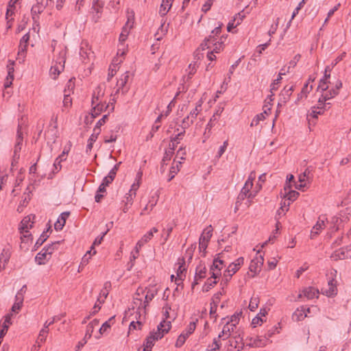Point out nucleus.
<instances>
[{"mask_svg": "<svg viewBox=\"0 0 351 351\" xmlns=\"http://www.w3.org/2000/svg\"><path fill=\"white\" fill-rule=\"evenodd\" d=\"M258 298H252L250 304L249 308L251 311H254L258 307Z\"/></svg>", "mask_w": 351, "mask_h": 351, "instance_id": "58", "label": "nucleus"}, {"mask_svg": "<svg viewBox=\"0 0 351 351\" xmlns=\"http://www.w3.org/2000/svg\"><path fill=\"white\" fill-rule=\"evenodd\" d=\"M59 244V242H55L52 243L50 245H48L47 246L43 248V250H45L47 254L51 257V254L53 252V251L56 250V245Z\"/></svg>", "mask_w": 351, "mask_h": 351, "instance_id": "48", "label": "nucleus"}, {"mask_svg": "<svg viewBox=\"0 0 351 351\" xmlns=\"http://www.w3.org/2000/svg\"><path fill=\"white\" fill-rule=\"evenodd\" d=\"M35 219V215H30L25 217L21 222L20 230H21V233L23 235L21 236L22 242H25V239L31 237L32 234L29 233V229L32 228L33 226L34 219Z\"/></svg>", "mask_w": 351, "mask_h": 351, "instance_id": "2", "label": "nucleus"}, {"mask_svg": "<svg viewBox=\"0 0 351 351\" xmlns=\"http://www.w3.org/2000/svg\"><path fill=\"white\" fill-rule=\"evenodd\" d=\"M51 230V226H49L46 231H44L40 237L36 241L35 245H34V250H36L40 246H41L43 243L49 237V235L47 234V232Z\"/></svg>", "mask_w": 351, "mask_h": 351, "instance_id": "29", "label": "nucleus"}, {"mask_svg": "<svg viewBox=\"0 0 351 351\" xmlns=\"http://www.w3.org/2000/svg\"><path fill=\"white\" fill-rule=\"evenodd\" d=\"M181 165V162H178L176 166L173 165L171 167L169 176L168 178V181H171L175 177V175L179 171V166Z\"/></svg>", "mask_w": 351, "mask_h": 351, "instance_id": "45", "label": "nucleus"}, {"mask_svg": "<svg viewBox=\"0 0 351 351\" xmlns=\"http://www.w3.org/2000/svg\"><path fill=\"white\" fill-rule=\"evenodd\" d=\"M215 41V38L214 36H209L208 38H206L204 43L201 45L202 50H204L206 48H210V45Z\"/></svg>", "mask_w": 351, "mask_h": 351, "instance_id": "51", "label": "nucleus"}, {"mask_svg": "<svg viewBox=\"0 0 351 351\" xmlns=\"http://www.w3.org/2000/svg\"><path fill=\"white\" fill-rule=\"evenodd\" d=\"M293 90H294L293 86H291L289 87L286 86L281 92L280 99V101L283 102V103H287V101L289 99Z\"/></svg>", "mask_w": 351, "mask_h": 351, "instance_id": "21", "label": "nucleus"}, {"mask_svg": "<svg viewBox=\"0 0 351 351\" xmlns=\"http://www.w3.org/2000/svg\"><path fill=\"white\" fill-rule=\"evenodd\" d=\"M134 24V14H132L128 17V21L123 27L121 33L119 36V42L123 43L130 33V30L132 28Z\"/></svg>", "mask_w": 351, "mask_h": 351, "instance_id": "6", "label": "nucleus"}, {"mask_svg": "<svg viewBox=\"0 0 351 351\" xmlns=\"http://www.w3.org/2000/svg\"><path fill=\"white\" fill-rule=\"evenodd\" d=\"M324 226V219H321L319 217V220L317 221L316 224L313 227L311 231V238L314 239L317 235H318Z\"/></svg>", "mask_w": 351, "mask_h": 351, "instance_id": "20", "label": "nucleus"}, {"mask_svg": "<svg viewBox=\"0 0 351 351\" xmlns=\"http://www.w3.org/2000/svg\"><path fill=\"white\" fill-rule=\"evenodd\" d=\"M307 316V313H305V308L302 307L300 309L298 308L293 313L292 318L295 321H300Z\"/></svg>", "mask_w": 351, "mask_h": 351, "instance_id": "31", "label": "nucleus"}, {"mask_svg": "<svg viewBox=\"0 0 351 351\" xmlns=\"http://www.w3.org/2000/svg\"><path fill=\"white\" fill-rule=\"evenodd\" d=\"M158 202V197L152 196L151 199L149 200V202L143 208V212L147 210H152L153 208L156 205Z\"/></svg>", "mask_w": 351, "mask_h": 351, "instance_id": "43", "label": "nucleus"}, {"mask_svg": "<svg viewBox=\"0 0 351 351\" xmlns=\"http://www.w3.org/2000/svg\"><path fill=\"white\" fill-rule=\"evenodd\" d=\"M291 202L285 198L280 202V209L282 212H287L289 210V207L290 206Z\"/></svg>", "mask_w": 351, "mask_h": 351, "instance_id": "61", "label": "nucleus"}, {"mask_svg": "<svg viewBox=\"0 0 351 351\" xmlns=\"http://www.w3.org/2000/svg\"><path fill=\"white\" fill-rule=\"evenodd\" d=\"M241 315V313L234 314L233 315L231 316L230 319H228L226 322H230V324H234L235 327H237Z\"/></svg>", "mask_w": 351, "mask_h": 351, "instance_id": "55", "label": "nucleus"}, {"mask_svg": "<svg viewBox=\"0 0 351 351\" xmlns=\"http://www.w3.org/2000/svg\"><path fill=\"white\" fill-rule=\"evenodd\" d=\"M265 119L264 113H261L257 114L252 121L250 125L252 127L256 126L261 121H263Z\"/></svg>", "mask_w": 351, "mask_h": 351, "instance_id": "52", "label": "nucleus"}, {"mask_svg": "<svg viewBox=\"0 0 351 351\" xmlns=\"http://www.w3.org/2000/svg\"><path fill=\"white\" fill-rule=\"evenodd\" d=\"M178 264L180 265H179V267H178V268L177 269V278L180 280H182L183 274H184V272L186 270V268L184 267V265H185L184 258H180L178 260Z\"/></svg>", "mask_w": 351, "mask_h": 351, "instance_id": "36", "label": "nucleus"}, {"mask_svg": "<svg viewBox=\"0 0 351 351\" xmlns=\"http://www.w3.org/2000/svg\"><path fill=\"white\" fill-rule=\"evenodd\" d=\"M58 137V132L57 130V125L55 124L51 128L47 131V138L52 141V143H55Z\"/></svg>", "mask_w": 351, "mask_h": 351, "instance_id": "35", "label": "nucleus"}, {"mask_svg": "<svg viewBox=\"0 0 351 351\" xmlns=\"http://www.w3.org/2000/svg\"><path fill=\"white\" fill-rule=\"evenodd\" d=\"M23 140V133L21 132V126L19 125L17 129L16 142L14 146V154H15L16 158H19V152L22 147V142Z\"/></svg>", "mask_w": 351, "mask_h": 351, "instance_id": "14", "label": "nucleus"}, {"mask_svg": "<svg viewBox=\"0 0 351 351\" xmlns=\"http://www.w3.org/2000/svg\"><path fill=\"white\" fill-rule=\"evenodd\" d=\"M196 328V322H191L188 325L187 328L184 331H183L178 337L177 341L176 342V347L180 348L185 343L186 339L191 335L195 330Z\"/></svg>", "mask_w": 351, "mask_h": 351, "instance_id": "3", "label": "nucleus"}, {"mask_svg": "<svg viewBox=\"0 0 351 351\" xmlns=\"http://www.w3.org/2000/svg\"><path fill=\"white\" fill-rule=\"evenodd\" d=\"M206 268L204 265L200 262L199 265L197 266L195 271V280H199L206 277Z\"/></svg>", "mask_w": 351, "mask_h": 351, "instance_id": "27", "label": "nucleus"}, {"mask_svg": "<svg viewBox=\"0 0 351 351\" xmlns=\"http://www.w3.org/2000/svg\"><path fill=\"white\" fill-rule=\"evenodd\" d=\"M11 317L10 315L5 317L3 324L1 325L0 338H3L8 332L10 324H11Z\"/></svg>", "mask_w": 351, "mask_h": 351, "instance_id": "28", "label": "nucleus"}, {"mask_svg": "<svg viewBox=\"0 0 351 351\" xmlns=\"http://www.w3.org/2000/svg\"><path fill=\"white\" fill-rule=\"evenodd\" d=\"M229 346L237 349V351H240L243 349L244 343L243 342V337L238 331L235 332V335L232 336V338L229 340Z\"/></svg>", "mask_w": 351, "mask_h": 351, "instance_id": "10", "label": "nucleus"}, {"mask_svg": "<svg viewBox=\"0 0 351 351\" xmlns=\"http://www.w3.org/2000/svg\"><path fill=\"white\" fill-rule=\"evenodd\" d=\"M37 3L34 5L31 10L32 19L34 22H37L38 19V14L42 13L45 8L43 4V0H36Z\"/></svg>", "mask_w": 351, "mask_h": 351, "instance_id": "13", "label": "nucleus"}, {"mask_svg": "<svg viewBox=\"0 0 351 351\" xmlns=\"http://www.w3.org/2000/svg\"><path fill=\"white\" fill-rule=\"evenodd\" d=\"M319 294L318 290L313 287H308L302 291V293H300L298 298H301L302 296L306 297L307 299L311 300L314 298H317Z\"/></svg>", "mask_w": 351, "mask_h": 351, "instance_id": "16", "label": "nucleus"}, {"mask_svg": "<svg viewBox=\"0 0 351 351\" xmlns=\"http://www.w3.org/2000/svg\"><path fill=\"white\" fill-rule=\"evenodd\" d=\"M323 111L318 110L315 106H313L308 112V116L317 119L319 114H323Z\"/></svg>", "mask_w": 351, "mask_h": 351, "instance_id": "47", "label": "nucleus"}, {"mask_svg": "<svg viewBox=\"0 0 351 351\" xmlns=\"http://www.w3.org/2000/svg\"><path fill=\"white\" fill-rule=\"evenodd\" d=\"M10 258V252L8 248H4L0 255V271L5 268V265Z\"/></svg>", "mask_w": 351, "mask_h": 351, "instance_id": "22", "label": "nucleus"}, {"mask_svg": "<svg viewBox=\"0 0 351 351\" xmlns=\"http://www.w3.org/2000/svg\"><path fill=\"white\" fill-rule=\"evenodd\" d=\"M335 260H343L351 257V246H347L335 252L332 256Z\"/></svg>", "mask_w": 351, "mask_h": 351, "instance_id": "12", "label": "nucleus"}, {"mask_svg": "<svg viewBox=\"0 0 351 351\" xmlns=\"http://www.w3.org/2000/svg\"><path fill=\"white\" fill-rule=\"evenodd\" d=\"M109 108V104H106L105 103H98L95 106L93 107L92 109V116L96 117L98 116L101 112L106 111Z\"/></svg>", "mask_w": 351, "mask_h": 351, "instance_id": "25", "label": "nucleus"}, {"mask_svg": "<svg viewBox=\"0 0 351 351\" xmlns=\"http://www.w3.org/2000/svg\"><path fill=\"white\" fill-rule=\"evenodd\" d=\"M213 234V228L211 226H209L206 227L204 230L203 232L199 238V239L204 241L206 242L209 241Z\"/></svg>", "mask_w": 351, "mask_h": 351, "instance_id": "34", "label": "nucleus"}, {"mask_svg": "<svg viewBox=\"0 0 351 351\" xmlns=\"http://www.w3.org/2000/svg\"><path fill=\"white\" fill-rule=\"evenodd\" d=\"M171 328V324L169 321L163 320L157 326V330L150 332L149 335L146 338L144 343L145 348L143 351H152L154 342L162 339Z\"/></svg>", "mask_w": 351, "mask_h": 351, "instance_id": "1", "label": "nucleus"}, {"mask_svg": "<svg viewBox=\"0 0 351 351\" xmlns=\"http://www.w3.org/2000/svg\"><path fill=\"white\" fill-rule=\"evenodd\" d=\"M348 220V217H345L342 214H339V216H334L331 219V223L334 225V227H336V230L340 229L341 224L346 222Z\"/></svg>", "mask_w": 351, "mask_h": 351, "instance_id": "23", "label": "nucleus"}, {"mask_svg": "<svg viewBox=\"0 0 351 351\" xmlns=\"http://www.w3.org/2000/svg\"><path fill=\"white\" fill-rule=\"evenodd\" d=\"M193 122H191V119L189 116L185 117L182 123V128L183 130H185L187 128H189Z\"/></svg>", "mask_w": 351, "mask_h": 351, "instance_id": "63", "label": "nucleus"}, {"mask_svg": "<svg viewBox=\"0 0 351 351\" xmlns=\"http://www.w3.org/2000/svg\"><path fill=\"white\" fill-rule=\"evenodd\" d=\"M291 182H294L295 183V179H294V176L292 174H289L287 177V182H286V184L285 185V187H284V191H285L291 189Z\"/></svg>", "mask_w": 351, "mask_h": 351, "instance_id": "54", "label": "nucleus"}, {"mask_svg": "<svg viewBox=\"0 0 351 351\" xmlns=\"http://www.w3.org/2000/svg\"><path fill=\"white\" fill-rule=\"evenodd\" d=\"M98 324H99V320L97 319H95L91 322H90L87 326L85 337H88V338H90V337L92 336V333L94 330V328L95 326H98Z\"/></svg>", "mask_w": 351, "mask_h": 351, "instance_id": "37", "label": "nucleus"}, {"mask_svg": "<svg viewBox=\"0 0 351 351\" xmlns=\"http://www.w3.org/2000/svg\"><path fill=\"white\" fill-rule=\"evenodd\" d=\"M173 151H169V150L165 151L163 158L162 159V162H161L162 167H163L165 165H166V162L171 160V158L173 156Z\"/></svg>", "mask_w": 351, "mask_h": 351, "instance_id": "53", "label": "nucleus"}, {"mask_svg": "<svg viewBox=\"0 0 351 351\" xmlns=\"http://www.w3.org/2000/svg\"><path fill=\"white\" fill-rule=\"evenodd\" d=\"M300 193L296 191H292L291 189L285 191L283 194V198H286L289 202L295 201L299 196Z\"/></svg>", "mask_w": 351, "mask_h": 351, "instance_id": "33", "label": "nucleus"}, {"mask_svg": "<svg viewBox=\"0 0 351 351\" xmlns=\"http://www.w3.org/2000/svg\"><path fill=\"white\" fill-rule=\"evenodd\" d=\"M29 40V34H25L21 39L19 46V56H24L27 50V43Z\"/></svg>", "mask_w": 351, "mask_h": 351, "instance_id": "17", "label": "nucleus"}, {"mask_svg": "<svg viewBox=\"0 0 351 351\" xmlns=\"http://www.w3.org/2000/svg\"><path fill=\"white\" fill-rule=\"evenodd\" d=\"M158 232V230L156 228H153L149 232H147L145 234H144L142 238L140 239L141 243H143L144 245L149 242L153 237L154 233H156Z\"/></svg>", "mask_w": 351, "mask_h": 351, "instance_id": "32", "label": "nucleus"}, {"mask_svg": "<svg viewBox=\"0 0 351 351\" xmlns=\"http://www.w3.org/2000/svg\"><path fill=\"white\" fill-rule=\"evenodd\" d=\"M97 138H96L95 135H90V138L88 140V144L86 145V152L91 150V149L93 148V145L94 142L96 141Z\"/></svg>", "mask_w": 351, "mask_h": 351, "instance_id": "62", "label": "nucleus"}, {"mask_svg": "<svg viewBox=\"0 0 351 351\" xmlns=\"http://www.w3.org/2000/svg\"><path fill=\"white\" fill-rule=\"evenodd\" d=\"M226 37L221 36L219 41L217 42V38H215V41L211 43L215 46L213 50L212 51H214L215 53H219L220 50L222 48V45L223 43V40H226Z\"/></svg>", "mask_w": 351, "mask_h": 351, "instance_id": "39", "label": "nucleus"}, {"mask_svg": "<svg viewBox=\"0 0 351 351\" xmlns=\"http://www.w3.org/2000/svg\"><path fill=\"white\" fill-rule=\"evenodd\" d=\"M62 69H61V67L58 65H53L51 66V69H50V71H49V73H50V75L51 76V77L53 79H56L58 75H59V74L60 73Z\"/></svg>", "mask_w": 351, "mask_h": 351, "instance_id": "41", "label": "nucleus"}, {"mask_svg": "<svg viewBox=\"0 0 351 351\" xmlns=\"http://www.w3.org/2000/svg\"><path fill=\"white\" fill-rule=\"evenodd\" d=\"M104 5V1L92 2L91 14L92 19L96 23L101 18L103 8Z\"/></svg>", "mask_w": 351, "mask_h": 351, "instance_id": "8", "label": "nucleus"}, {"mask_svg": "<svg viewBox=\"0 0 351 351\" xmlns=\"http://www.w3.org/2000/svg\"><path fill=\"white\" fill-rule=\"evenodd\" d=\"M223 263L222 260L216 258L213 261V263L210 267L211 278L217 279L221 275V265Z\"/></svg>", "mask_w": 351, "mask_h": 351, "instance_id": "11", "label": "nucleus"}, {"mask_svg": "<svg viewBox=\"0 0 351 351\" xmlns=\"http://www.w3.org/2000/svg\"><path fill=\"white\" fill-rule=\"evenodd\" d=\"M157 294V290L156 289H149L147 291V293L145 297V302L143 304L142 303L141 298H136L135 300H138L140 302V306L138 308V310H139L141 308H145L146 306L148 304V303L153 300L154 296Z\"/></svg>", "mask_w": 351, "mask_h": 351, "instance_id": "15", "label": "nucleus"}, {"mask_svg": "<svg viewBox=\"0 0 351 351\" xmlns=\"http://www.w3.org/2000/svg\"><path fill=\"white\" fill-rule=\"evenodd\" d=\"M139 186H140L139 181H137V182H135L132 185L131 189L129 191L130 197L131 199H133L132 196L136 195V191L139 188Z\"/></svg>", "mask_w": 351, "mask_h": 351, "instance_id": "57", "label": "nucleus"}, {"mask_svg": "<svg viewBox=\"0 0 351 351\" xmlns=\"http://www.w3.org/2000/svg\"><path fill=\"white\" fill-rule=\"evenodd\" d=\"M49 258L50 257L47 254L45 250H43L41 252L37 254L35 258V261L38 265H43L45 263V261H48Z\"/></svg>", "mask_w": 351, "mask_h": 351, "instance_id": "30", "label": "nucleus"}, {"mask_svg": "<svg viewBox=\"0 0 351 351\" xmlns=\"http://www.w3.org/2000/svg\"><path fill=\"white\" fill-rule=\"evenodd\" d=\"M129 79V72H125L124 74L121 75V77L118 80L117 86H118V88L117 89L114 95H116L118 94L120 91V90H122V93H125L127 92V90H124L123 88L127 84Z\"/></svg>", "mask_w": 351, "mask_h": 351, "instance_id": "18", "label": "nucleus"}, {"mask_svg": "<svg viewBox=\"0 0 351 351\" xmlns=\"http://www.w3.org/2000/svg\"><path fill=\"white\" fill-rule=\"evenodd\" d=\"M282 77L278 75V78L275 80L270 86L271 92L276 91L278 89V84L280 82Z\"/></svg>", "mask_w": 351, "mask_h": 351, "instance_id": "64", "label": "nucleus"}, {"mask_svg": "<svg viewBox=\"0 0 351 351\" xmlns=\"http://www.w3.org/2000/svg\"><path fill=\"white\" fill-rule=\"evenodd\" d=\"M237 327L234 324H230V322H226L221 332L218 335V339H222L223 340H226L229 337L234 336L235 335L234 330Z\"/></svg>", "mask_w": 351, "mask_h": 351, "instance_id": "7", "label": "nucleus"}, {"mask_svg": "<svg viewBox=\"0 0 351 351\" xmlns=\"http://www.w3.org/2000/svg\"><path fill=\"white\" fill-rule=\"evenodd\" d=\"M14 61L9 60L8 64L7 65L8 68V76L14 77Z\"/></svg>", "mask_w": 351, "mask_h": 351, "instance_id": "60", "label": "nucleus"}, {"mask_svg": "<svg viewBox=\"0 0 351 351\" xmlns=\"http://www.w3.org/2000/svg\"><path fill=\"white\" fill-rule=\"evenodd\" d=\"M263 263L264 258L261 254H256V257L251 261L249 266L250 271L253 273V274L250 276L251 278H254L260 272Z\"/></svg>", "mask_w": 351, "mask_h": 351, "instance_id": "4", "label": "nucleus"}, {"mask_svg": "<svg viewBox=\"0 0 351 351\" xmlns=\"http://www.w3.org/2000/svg\"><path fill=\"white\" fill-rule=\"evenodd\" d=\"M328 83H330L329 81H328V79L326 78H322L319 80L318 87L317 88V90H321L322 93H324L325 91H326L328 88Z\"/></svg>", "mask_w": 351, "mask_h": 351, "instance_id": "38", "label": "nucleus"}, {"mask_svg": "<svg viewBox=\"0 0 351 351\" xmlns=\"http://www.w3.org/2000/svg\"><path fill=\"white\" fill-rule=\"evenodd\" d=\"M313 90V86H308V83H306L301 92L298 95L297 100L295 101V104H298L300 100L305 99L307 97L308 94Z\"/></svg>", "mask_w": 351, "mask_h": 351, "instance_id": "24", "label": "nucleus"}, {"mask_svg": "<svg viewBox=\"0 0 351 351\" xmlns=\"http://www.w3.org/2000/svg\"><path fill=\"white\" fill-rule=\"evenodd\" d=\"M228 145V141H225L223 143V145H221L219 150H218V152L216 155V158H219L221 157V156L223 154V153L226 152V149H227V147Z\"/></svg>", "mask_w": 351, "mask_h": 351, "instance_id": "56", "label": "nucleus"}, {"mask_svg": "<svg viewBox=\"0 0 351 351\" xmlns=\"http://www.w3.org/2000/svg\"><path fill=\"white\" fill-rule=\"evenodd\" d=\"M68 90H64V99H63V106L65 108H69L72 106V99L70 97V89H73V85L71 84V80L69 82L68 84Z\"/></svg>", "mask_w": 351, "mask_h": 351, "instance_id": "19", "label": "nucleus"}, {"mask_svg": "<svg viewBox=\"0 0 351 351\" xmlns=\"http://www.w3.org/2000/svg\"><path fill=\"white\" fill-rule=\"evenodd\" d=\"M48 332L49 330L45 328H43L40 330L37 339V343L38 344L45 341ZM38 346L40 347V345H38Z\"/></svg>", "mask_w": 351, "mask_h": 351, "instance_id": "40", "label": "nucleus"}, {"mask_svg": "<svg viewBox=\"0 0 351 351\" xmlns=\"http://www.w3.org/2000/svg\"><path fill=\"white\" fill-rule=\"evenodd\" d=\"M252 186V182L250 179H247L238 196V199L243 200L246 197L253 198L254 195L250 192Z\"/></svg>", "mask_w": 351, "mask_h": 351, "instance_id": "9", "label": "nucleus"}, {"mask_svg": "<svg viewBox=\"0 0 351 351\" xmlns=\"http://www.w3.org/2000/svg\"><path fill=\"white\" fill-rule=\"evenodd\" d=\"M329 289L326 291L328 295H332L336 293V287L333 283V280L328 282Z\"/></svg>", "mask_w": 351, "mask_h": 351, "instance_id": "59", "label": "nucleus"}, {"mask_svg": "<svg viewBox=\"0 0 351 351\" xmlns=\"http://www.w3.org/2000/svg\"><path fill=\"white\" fill-rule=\"evenodd\" d=\"M220 339L216 337L213 339L212 345L210 346V349L208 351H219L220 348Z\"/></svg>", "mask_w": 351, "mask_h": 351, "instance_id": "49", "label": "nucleus"}, {"mask_svg": "<svg viewBox=\"0 0 351 351\" xmlns=\"http://www.w3.org/2000/svg\"><path fill=\"white\" fill-rule=\"evenodd\" d=\"M113 317L110 318L108 321L105 322L102 326L100 327L99 331L101 335L107 332L108 330L110 328V322L113 319Z\"/></svg>", "mask_w": 351, "mask_h": 351, "instance_id": "50", "label": "nucleus"}, {"mask_svg": "<svg viewBox=\"0 0 351 351\" xmlns=\"http://www.w3.org/2000/svg\"><path fill=\"white\" fill-rule=\"evenodd\" d=\"M65 51H61L60 53H59V58H57L56 60V65H58V66H60L61 67L62 69H64V63H65Z\"/></svg>", "mask_w": 351, "mask_h": 351, "instance_id": "44", "label": "nucleus"}, {"mask_svg": "<svg viewBox=\"0 0 351 351\" xmlns=\"http://www.w3.org/2000/svg\"><path fill=\"white\" fill-rule=\"evenodd\" d=\"M202 104L199 103L197 104L195 108L191 111L190 114L189 115L191 119V122H193L194 120L196 119L197 114L201 110Z\"/></svg>", "mask_w": 351, "mask_h": 351, "instance_id": "46", "label": "nucleus"}, {"mask_svg": "<svg viewBox=\"0 0 351 351\" xmlns=\"http://www.w3.org/2000/svg\"><path fill=\"white\" fill-rule=\"evenodd\" d=\"M342 87V82L341 80H337L335 84V86L332 88H330L328 91H325V93L322 94V99H324V101H328L330 100L339 93V90Z\"/></svg>", "mask_w": 351, "mask_h": 351, "instance_id": "5", "label": "nucleus"}, {"mask_svg": "<svg viewBox=\"0 0 351 351\" xmlns=\"http://www.w3.org/2000/svg\"><path fill=\"white\" fill-rule=\"evenodd\" d=\"M217 284L216 279L211 280L208 278L206 282L204 283L202 291L204 292H208L212 287H213Z\"/></svg>", "mask_w": 351, "mask_h": 351, "instance_id": "42", "label": "nucleus"}, {"mask_svg": "<svg viewBox=\"0 0 351 351\" xmlns=\"http://www.w3.org/2000/svg\"><path fill=\"white\" fill-rule=\"evenodd\" d=\"M173 0H162V3L160 6L159 14L163 16L167 14L172 6Z\"/></svg>", "mask_w": 351, "mask_h": 351, "instance_id": "26", "label": "nucleus"}]
</instances>
